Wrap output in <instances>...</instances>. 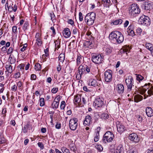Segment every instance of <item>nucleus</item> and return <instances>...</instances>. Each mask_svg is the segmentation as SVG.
I'll return each mask as SVG.
<instances>
[{
  "instance_id": "nucleus-63",
  "label": "nucleus",
  "mask_w": 153,
  "mask_h": 153,
  "mask_svg": "<svg viewBox=\"0 0 153 153\" xmlns=\"http://www.w3.org/2000/svg\"><path fill=\"white\" fill-rule=\"evenodd\" d=\"M52 80L51 78L50 77H49L47 78L46 81L48 82L51 84V83Z\"/></svg>"
},
{
  "instance_id": "nucleus-22",
  "label": "nucleus",
  "mask_w": 153,
  "mask_h": 153,
  "mask_svg": "<svg viewBox=\"0 0 153 153\" xmlns=\"http://www.w3.org/2000/svg\"><path fill=\"white\" fill-rule=\"evenodd\" d=\"M63 34L65 37L67 38L69 37L71 34L70 29L68 28H65L63 31Z\"/></svg>"
},
{
  "instance_id": "nucleus-45",
  "label": "nucleus",
  "mask_w": 153,
  "mask_h": 153,
  "mask_svg": "<svg viewBox=\"0 0 153 153\" xmlns=\"http://www.w3.org/2000/svg\"><path fill=\"white\" fill-rule=\"evenodd\" d=\"M20 73L19 72H17L14 74V77L15 79L19 78L20 77Z\"/></svg>"
},
{
  "instance_id": "nucleus-55",
  "label": "nucleus",
  "mask_w": 153,
  "mask_h": 153,
  "mask_svg": "<svg viewBox=\"0 0 153 153\" xmlns=\"http://www.w3.org/2000/svg\"><path fill=\"white\" fill-rule=\"evenodd\" d=\"M11 89L12 91L15 92L17 90V87L16 85H14L11 87Z\"/></svg>"
},
{
  "instance_id": "nucleus-4",
  "label": "nucleus",
  "mask_w": 153,
  "mask_h": 153,
  "mask_svg": "<svg viewBox=\"0 0 153 153\" xmlns=\"http://www.w3.org/2000/svg\"><path fill=\"white\" fill-rule=\"evenodd\" d=\"M96 14L93 12L88 13L85 18V21L88 25H92L95 19Z\"/></svg>"
},
{
  "instance_id": "nucleus-14",
  "label": "nucleus",
  "mask_w": 153,
  "mask_h": 153,
  "mask_svg": "<svg viewBox=\"0 0 153 153\" xmlns=\"http://www.w3.org/2000/svg\"><path fill=\"white\" fill-rule=\"evenodd\" d=\"M128 138L131 141L135 143H138L140 140V138L137 135L134 133L130 134L128 137Z\"/></svg>"
},
{
  "instance_id": "nucleus-38",
  "label": "nucleus",
  "mask_w": 153,
  "mask_h": 153,
  "mask_svg": "<svg viewBox=\"0 0 153 153\" xmlns=\"http://www.w3.org/2000/svg\"><path fill=\"white\" fill-rule=\"evenodd\" d=\"M95 148L99 152H102L103 150V147L102 146L100 145H96L95 146Z\"/></svg>"
},
{
  "instance_id": "nucleus-57",
  "label": "nucleus",
  "mask_w": 153,
  "mask_h": 153,
  "mask_svg": "<svg viewBox=\"0 0 153 153\" xmlns=\"http://www.w3.org/2000/svg\"><path fill=\"white\" fill-rule=\"evenodd\" d=\"M38 145L39 147L41 149H44V145L42 143L39 142L38 143Z\"/></svg>"
},
{
  "instance_id": "nucleus-62",
  "label": "nucleus",
  "mask_w": 153,
  "mask_h": 153,
  "mask_svg": "<svg viewBox=\"0 0 153 153\" xmlns=\"http://www.w3.org/2000/svg\"><path fill=\"white\" fill-rule=\"evenodd\" d=\"M36 76L34 74H32L31 75V79L32 80H35L36 78Z\"/></svg>"
},
{
  "instance_id": "nucleus-1",
  "label": "nucleus",
  "mask_w": 153,
  "mask_h": 153,
  "mask_svg": "<svg viewBox=\"0 0 153 153\" xmlns=\"http://www.w3.org/2000/svg\"><path fill=\"white\" fill-rule=\"evenodd\" d=\"M109 38L111 41L118 44L122 43L124 39L123 35L118 31L111 32L109 35Z\"/></svg>"
},
{
  "instance_id": "nucleus-18",
  "label": "nucleus",
  "mask_w": 153,
  "mask_h": 153,
  "mask_svg": "<svg viewBox=\"0 0 153 153\" xmlns=\"http://www.w3.org/2000/svg\"><path fill=\"white\" fill-rule=\"evenodd\" d=\"M124 90V87L123 85L120 84L117 85L116 90L119 94L123 93Z\"/></svg>"
},
{
  "instance_id": "nucleus-54",
  "label": "nucleus",
  "mask_w": 153,
  "mask_h": 153,
  "mask_svg": "<svg viewBox=\"0 0 153 153\" xmlns=\"http://www.w3.org/2000/svg\"><path fill=\"white\" fill-rule=\"evenodd\" d=\"M102 117H103L105 119H108L109 117L107 113H103L102 115Z\"/></svg>"
},
{
  "instance_id": "nucleus-3",
  "label": "nucleus",
  "mask_w": 153,
  "mask_h": 153,
  "mask_svg": "<svg viewBox=\"0 0 153 153\" xmlns=\"http://www.w3.org/2000/svg\"><path fill=\"white\" fill-rule=\"evenodd\" d=\"M131 9L129 10V15L132 17H134L136 14H139L140 12V10L138 5L136 3H133L131 5Z\"/></svg>"
},
{
  "instance_id": "nucleus-43",
  "label": "nucleus",
  "mask_w": 153,
  "mask_h": 153,
  "mask_svg": "<svg viewBox=\"0 0 153 153\" xmlns=\"http://www.w3.org/2000/svg\"><path fill=\"white\" fill-rule=\"evenodd\" d=\"M102 1L105 3L106 4V5L108 6L109 7L111 4V1L110 0H102Z\"/></svg>"
},
{
  "instance_id": "nucleus-29",
  "label": "nucleus",
  "mask_w": 153,
  "mask_h": 153,
  "mask_svg": "<svg viewBox=\"0 0 153 153\" xmlns=\"http://www.w3.org/2000/svg\"><path fill=\"white\" fill-rule=\"evenodd\" d=\"M146 48L151 51L153 50V48L152 44L149 43H146Z\"/></svg>"
},
{
  "instance_id": "nucleus-30",
  "label": "nucleus",
  "mask_w": 153,
  "mask_h": 153,
  "mask_svg": "<svg viewBox=\"0 0 153 153\" xmlns=\"http://www.w3.org/2000/svg\"><path fill=\"white\" fill-rule=\"evenodd\" d=\"M6 141V139H5L3 136L1 134L0 136V145L5 143Z\"/></svg>"
},
{
  "instance_id": "nucleus-17",
  "label": "nucleus",
  "mask_w": 153,
  "mask_h": 153,
  "mask_svg": "<svg viewBox=\"0 0 153 153\" xmlns=\"http://www.w3.org/2000/svg\"><path fill=\"white\" fill-rule=\"evenodd\" d=\"M117 131L119 133H122L126 130V128L120 123L117 124Z\"/></svg>"
},
{
  "instance_id": "nucleus-48",
  "label": "nucleus",
  "mask_w": 153,
  "mask_h": 153,
  "mask_svg": "<svg viewBox=\"0 0 153 153\" xmlns=\"http://www.w3.org/2000/svg\"><path fill=\"white\" fill-rule=\"evenodd\" d=\"M13 47H10L7 51V54H9L13 52Z\"/></svg>"
},
{
  "instance_id": "nucleus-5",
  "label": "nucleus",
  "mask_w": 153,
  "mask_h": 153,
  "mask_svg": "<svg viewBox=\"0 0 153 153\" xmlns=\"http://www.w3.org/2000/svg\"><path fill=\"white\" fill-rule=\"evenodd\" d=\"M91 58V61L96 64H100L103 61V56L98 53H93Z\"/></svg>"
},
{
  "instance_id": "nucleus-46",
  "label": "nucleus",
  "mask_w": 153,
  "mask_h": 153,
  "mask_svg": "<svg viewBox=\"0 0 153 153\" xmlns=\"http://www.w3.org/2000/svg\"><path fill=\"white\" fill-rule=\"evenodd\" d=\"M65 102L64 101H62L61 102L60 105V108L61 109H64L65 107Z\"/></svg>"
},
{
  "instance_id": "nucleus-53",
  "label": "nucleus",
  "mask_w": 153,
  "mask_h": 153,
  "mask_svg": "<svg viewBox=\"0 0 153 153\" xmlns=\"http://www.w3.org/2000/svg\"><path fill=\"white\" fill-rule=\"evenodd\" d=\"M79 19L80 21H82L83 20V17L82 13L81 12L79 13Z\"/></svg>"
},
{
  "instance_id": "nucleus-12",
  "label": "nucleus",
  "mask_w": 153,
  "mask_h": 153,
  "mask_svg": "<svg viewBox=\"0 0 153 153\" xmlns=\"http://www.w3.org/2000/svg\"><path fill=\"white\" fill-rule=\"evenodd\" d=\"M112 72L110 70H107L105 72V80L106 82H110L112 80Z\"/></svg>"
},
{
  "instance_id": "nucleus-41",
  "label": "nucleus",
  "mask_w": 153,
  "mask_h": 153,
  "mask_svg": "<svg viewBox=\"0 0 153 153\" xmlns=\"http://www.w3.org/2000/svg\"><path fill=\"white\" fill-rule=\"evenodd\" d=\"M55 49L58 50L60 47V42L58 41H56L55 42Z\"/></svg>"
},
{
  "instance_id": "nucleus-60",
  "label": "nucleus",
  "mask_w": 153,
  "mask_h": 153,
  "mask_svg": "<svg viewBox=\"0 0 153 153\" xmlns=\"http://www.w3.org/2000/svg\"><path fill=\"white\" fill-rule=\"evenodd\" d=\"M50 15L51 16V19L53 21V20L55 19V16L53 13H51L50 14Z\"/></svg>"
},
{
  "instance_id": "nucleus-19",
  "label": "nucleus",
  "mask_w": 153,
  "mask_h": 153,
  "mask_svg": "<svg viewBox=\"0 0 153 153\" xmlns=\"http://www.w3.org/2000/svg\"><path fill=\"white\" fill-rule=\"evenodd\" d=\"M100 130V127H98L95 132V135L94 137V140L95 142L98 141L99 139V132Z\"/></svg>"
},
{
  "instance_id": "nucleus-40",
  "label": "nucleus",
  "mask_w": 153,
  "mask_h": 153,
  "mask_svg": "<svg viewBox=\"0 0 153 153\" xmlns=\"http://www.w3.org/2000/svg\"><path fill=\"white\" fill-rule=\"evenodd\" d=\"M40 105L41 106H43L45 105V100L43 98H41L39 100Z\"/></svg>"
},
{
  "instance_id": "nucleus-8",
  "label": "nucleus",
  "mask_w": 153,
  "mask_h": 153,
  "mask_svg": "<svg viewBox=\"0 0 153 153\" xmlns=\"http://www.w3.org/2000/svg\"><path fill=\"white\" fill-rule=\"evenodd\" d=\"M88 82V85L90 86L100 87L102 85V81L100 80H96L94 79H91Z\"/></svg>"
},
{
  "instance_id": "nucleus-28",
  "label": "nucleus",
  "mask_w": 153,
  "mask_h": 153,
  "mask_svg": "<svg viewBox=\"0 0 153 153\" xmlns=\"http://www.w3.org/2000/svg\"><path fill=\"white\" fill-rule=\"evenodd\" d=\"M29 25V24L28 22L27 21H26L24 23V24L22 27V29L25 31L28 29Z\"/></svg>"
},
{
  "instance_id": "nucleus-37",
  "label": "nucleus",
  "mask_w": 153,
  "mask_h": 153,
  "mask_svg": "<svg viewBox=\"0 0 153 153\" xmlns=\"http://www.w3.org/2000/svg\"><path fill=\"white\" fill-rule=\"evenodd\" d=\"M123 51L124 52L126 53V54H127V53L129 52L130 51V48L129 46L126 45L125 46V48L123 49Z\"/></svg>"
},
{
  "instance_id": "nucleus-26",
  "label": "nucleus",
  "mask_w": 153,
  "mask_h": 153,
  "mask_svg": "<svg viewBox=\"0 0 153 153\" xmlns=\"http://www.w3.org/2000/svg\"><path fill=\"white\" fill-rule=\"evenodd\" d=\"M59 62H60L61 64H62L64 61L65 59V55L64 54L61 53L59 56Z\"/></svg>"
},
{
  "instance_id": "nucleus-6",
  "label": "nucleus",
  "mask_w": 153,
  "mask_h": 153,
  "mask_svg": "<svg viewBox=\"0 0 153 153\" xmlns=\"http://www.w3.org/2000/svg\"><path fill=\"white\" fill-rule=\"evenodd\" d=\"M114 137V135L112 132L108 131L104 134L102 141L105 143L110 142L112 141Z\"/></svg>"
},
{
  "instance_id": "nucleus-35",
  "label": "nucleus",
  "mask_w": 153,
  "mask_h": 153,
  "mask_svg": "<svg viewBox=\"0 0 153 153\" xmlns=\"http://www.w3.org/2000/svg\"><path fill=\"white\" fill-rule=\"evenodd\" d=\"M148 94L149 96L153 95V86H151L148 91Z\"/></svg>"
},
{
  "instance_id": "nucleus-51",
  "label": "nucleus",
  "mask_w": 153,
  "mask_h": 153,
  "mask_svg": "<svg viewBox=\"0 0 153 153\" xmlns=\"http://www.w3.org/2000/svg\"><path fill=\"white\" fill-rule=\"evenodd\" d=\"M58 90V88H53L52 89L51 91L52 93L55 94L57 92Z\"/></svg>"
},
{
  "instance_id": "nucleus-20",
  "label": "nucleus",
  "mask_w": 153,
  "mask_h": 153,
  "mask_svg": "<svg viewBox=\"0 0 153 153\" xmlns=\"http://www.w3.org/2000/svg\"><path fill=\"white\" fill-rule=\"evenodd\" d=\"M146 112L148 117H151L153 116V110L151 108L149 107H146Z\"/></svg>"
},
{
  "instance_id": "nucleus-47",
  "label": "nucleus",
  "mask_w": 153,
  "mask_h": 153,
  "mask_svg": "<svg viewBox=\"0 0 153 153\" xmlns=\"http://www.w3.org/2000/svg\"><path fill=\"white\" fill-rule=\"evenodd\" d=\"M82 59V57L80 56H78L76 59V62L77 65H78L81 63V60Z\"/></svg>"
},
{
  "instance_id": "nucleus-7",
  "label": "nucleus",
  "mask_w": 153,
  "mask_h": 153,
  "mask_svg": "<svg viewBox=\"0 0 153 153\" xmlns=\"http://www.w3.org/2000/svg\"><path fill=\"white\" fill-rule=\"evenodd\" d=\"M139 22L142 25L148 26L150 25L151 21L148 16L143 15L139 19Z\"/></svg>"
},
{
  "instance_id": "nucleus-33",
  "label": "nucleus",
  "mask_w": 153,
  "mask_h": 153,
  "mask_svg": "<svg viewBox=\"0 0 153 153\" xmlns=\"http://www.w3.org/2000/svg\"><path fill=\"white\" fill-rule=\"evenodd\" d=\"M35 68L36 71H39L41 69V66L39 63H36L35 65Z\"/></svg>"
},
{
  "instance_id": "nucleus-27",
  "label": "nucleus",
  "mask_w": 153,
  "mask_h": 153,
  "mask_svg": "<svg viewBox=\"0 0 153 153\" xmlns=\"http://www.w3.org/2000/svg\"><path fill=\"white\" fill-rule=\"evenodd\" d=\"M6 68L9 73L11 74L13 72V68L10 65H6Z\"/></svg>"
},
{
  "instance_id": "nucleus-23",
  "label": "nucleus",
  "mask_w": 153,
  "mask_h": 153,
  "mask_svg": "<svg viewBox=\"0 0 153 153\" xmlns=\"http://www.w3.org/2000/svg\"><path fill=\"white\" fill-rule=\"evenodd\" d=\"M81 96L80 95H78L75 96L74 100V102L75 104H80V102H81Z\"/></svg>"
},
{
  "instance_id": "nucleus-24",
  "label": "nucleus",
  "mask_w": 153,
  "mask_h": 153,
  "mask_svg": "<svg viewBox=\"0 0 153 153\" xmlns=\"http://www.w3.org/2000/svg\"><path fill=\"white\" fill-rule=\"evenodd\" d=\"M143 97L142 96L138 94L135 95L134 97L135 102H138L143 100Z\"/></svg>"
},
{
  "instance_id": "nucleus-32",
  "label": "nucleus",
  "mask_w": 153,
  "mask_h": 153,
  "mask_svg": "<svg viewBox=\"0 0 153 153\" xmlns=\"http://www.w3.org/2000/svg\"><path fill=\"white\" fill-rule=\"evenodd\" d=\"M59 105V103L55 101L52 104V107L53 108H58Z\"/></svg>"
},
{
  "instance_id": "nucleus-21",
  "label": "nucleus",
  "mask_w": 153,
  "mask_h": 153,
  "mask_svg": "<svg viewBox=\"0 0 153 153\" xmlns=\"http://www.w3.org/2000/svg\"><path fill=\"white\" fill-rule=\"evenodd\" d=\"M124 149L121 144L119 145L115 150L114 153H124Z\"/></svg>"
},
{
  "instance_id": "nucleus-50",
  "label": "nucleus",
  "mask_w": 153,
  "mask_h": 153,
  "mask_svg": "<svg viewBox=\"0 0 153 153\" xmlns=\"http://www.w3.org/2000/svg\"><path fill=\"white\" fill-rule=\"evenodd\" d=\"M142 29L140 28H138L137 29V35H140L142 32Z\"/></svg>"
},
{
  "instance_id": "nucleus-16",
  "label": "nucleus",
  "mask_w": 153,
  "mask_h": 153,
  "mask_svg": "<svg viewBox=\"0 0 153 153\" xmlns=\"http://www.w3.org/2000/svg\"><path fill=\"white\" fill-rule=\"evenodd\" d=\"M144 6V8L146 10H150L153 8V4L150 1L145 2Z\"/></svg>"
},
{
  "instance_id": "nucleus-64",
  "label": "nucleus",
  "mask_w": 153,
  "mask_h": 153,
  "mask_svg": "<svg viewBox=\"0 0 153 153\" xmlns=\"http://www.w3.org/2000/svg\"><path fill=\"white\" fill-rule=\"evenodd\" d=\"M147 153H150L151 152H153V148L152 147L150 149H148L147 150Z\"/></svg>"
},
{
  "instance_id": "nucleus-13",
  "label": "nucleus",
  "mask_w": 153,
  "mask_h": 153,
  "mask_svg": "<svg viewBox=\"0 0 153 153\" xmlns=\"http://www.w3.org/2000/svg\"><path fill=\"white\" fill-rule=\"evenodd\" d=\"M150 83H149L147 84L146 83L143 86H141L138 88V90L139 93L141 94H143L146 91L147 89H149L150 87Z\"/></svg>"
},
{
  "instance_id": "nucleus-2",
  "label": "nucleus",
  "mask_w": 153,
  "mask_h": 153,
  "mask_svg": "<svg viewBox=\"0 0 153 153\" xmlns=\"http://www.w3.org/2000/svg\"><path fill=\"white\" fill-rule=\"evenodd\" d=\"M78 71L79 74H76V77L78 80H79L81 79L82 75L90 72V69L87 65H81L78 68Z\"/></svg>"
},
{
  "instance_id": "nucleus-49",
  "label": "nucleus",
  "mask_w": 153,
  "mask_h": 153,
  "mask_svg": "<svg viewBox=\"0 0 153 153\" xmlns=\"http://www.w3.org/2000/svg\"><path fill=\"white\" fill-rule=\"evenodd\" d=\"M127 31L128 34V35L130 36H133L135 35L134 32L133 30H130V31Z\"/></svg>"
},
{
  "instance_id": "nucleus-11",
  "label": "nucleus",
  "mask_w": 153,
  "mask_h": 153,
  "mask_svg": "<svg viewBox=\"0 0 153 153\" xmlns=\"http://www.w3.org/2000/svg\"><path fill=\"white\" fill-rule=\"evenodd\" d=\"M77 121L76 118L72 119L70 120L69 126L71 130L74 131L76 129L78 125Z\"/></svg>"
},
{
  "instance_id": "nucleus-15",
  "label": "nucleus",
  "mask_w": 153,
  "mask_h": 153,
  "mask_svg": "<svg viewBox=\"0 0 153 153\" xmlns=\"http://www.w3.org/2000/svg\"><path fill=\"white\" fill-rule=\"evenodd\" d=\"M92 123V118L90 115H87L85 117L83 122V125L85 126H89Z\"/></svg>"
},
{
  "instance_id": "nucleus-9",
  "label": "nucleus",
  "mask_w": 153,
  "mask_h": 153,
  "mask_svg": "<svg viewBox=\"0 0 153 153\" xmlns=\"http://www.w3.org/2000/svg\"><path fill=\"white\" fill-rule=\"evenodd\" d=\"M93 104L96 108L101 107L104 104V99L102 98L97 97L94 101Z\"/></svg>"
},
{
  "instance_id": "nucleus-52",
  "label": "nucleus",
  "mask_w": 153,
  "mask_h": 153,
  "mask_svg": "<svg viewBox=\"0 0 153 153\" xmlns=\"http://www.w3.org/2000/svg\"><path fill=\"white\" fill-rule=\"evenodd\" d=\"M17 27L16 26H14L13 27H12V31L13 33H17Z\"/></svg>"
},
{
  "instance_id": "nucleus-59",
  "label": "nucleus",
  "mask_w": 153,
  "mask_h": 153,
  "mask_svg": "<svg viewBox=\"0 0 153 153\" xmlns=\"http://www.w3.org/2000/svg\"><path fill=\"white\" fill-rule=\"evenodd\" d=\"M60 96L59 95H58L55 98V101L59 103V101L60 100Z\"/></svg>"
},
{
  "instance_id": "nucleus-36",
  "label": "nucleus",
  "mask_w": 153,
  "mask_h": 153,
  "mask_svg": "<svg viewBox=\"0 0 153 153\" xmlns=\"http://www.w3.org/2000/svg\"><path fill=\"white\" fill-rule=\"evenodd\" d=\"M22 86L23 85L21 82L19 81L17 83V86L18 87L19 91H22Z\"/></svg>"
},
{
  "instance_id": "nucleus-61",
  "label": "nucleus",
  "mask_w": 153,
  "mask_h": 153,
  "mask_svg": "<svg viewBox=\"0 0 153 153\" xmlns=\"http://www.w3.org/2000/svg\"><path fill=\"white\" fill-rule=\"evenodd\" d=\"M61 64L60 63V62H59V65L57 68V71L59 72L61 69Z\"/></svg>"
},
{
  "instance_id": "nucleus-42",
  "label": "nucleus",
  "mask_w": 153,
  "mask_h": 153,
  "mask_svg": "<svg viewBox=\"0 0 153 153\" xmlns=\"http://www.w3.org/2000/svg\"><path fill=\"white\" fill-rule=\"evenodd\" d=\"M105 53L107 54H110L112 52V49L111 48H107L105 51Z\"/></svg>"
},
{
  "instance_id": "nucleus-31",
  "label": "nucleus",
  "mask_w": 153,
  "mask_h": 153,
  "mask_svg": "<svg viewBox=\"0 0 153 153\" xmlns=\"http://www.w3.org/2000/svg\"><path fill=\"white\" fill-rule=\"evenodd\" d=\"M123 22V20L121 19H116L113 21L112 23L114 25H117L121 24Z\"/></svg>"
},
{
  "instance_id": "nucleus-44",
  "label": "nucleus",
  "mask_w": 153,
  "mask_h": 153,
  "mask_svg": "<svg viewBox=\"0 0 153 153\" xmlns=\"http://www.w3.org/2000/svg\"><path fill=\"white\" fill-rule=\"evenodd\" d=\"M41 38H42V35L41 34H40L39 33H36L35 36V38L36 39H38Z\"/></svg>"
},
{
  "instance_id": "nucleus-34",
  "label": "nucleus",
  "mask_w": 153,
  "mask_h": 153,
  "mask_svg": "<svg viewBox=\"0 0 153 153\" xmlns=\"http://www.w3.org/2000/svg\"><path fill=\"white\" fill-rule=\"evenodd\" d=\"M42 38L36 39V44L38 46H40L42 44L43 42L42 41Z\"/></svg>"
},
{
  "instance_id": "nucleus-58",
  "label": "nucleus",
  "mask_w": 153,
  "mask_h": 153,
  "mask_svg": "<svg viewBox=\"0 0 153 153\" xmlns=\"http://www.w3.org/2000/svg\"><path fill=\"white\" fill-rule=\"evenodd\" d=\"M127 153H137V152L135 149H131L127 152Z\"/></svg>"
},
{
  "instance_id": "nucleus-56",
  "label": "nucleus",
  "mask_w": 153,
  "mask_h": 153,
  "mask_svg": "<svg viewBox=\"0 0 153 153\" xmlns=\"http://www.w3.org/2000/svg\"><path fill=\"white\" fill-rule=\"evenodd\" d=\"M27 47V44H24L23 47L21 49V51H24Z\"/></svg>"
},
{
  "instance_id": "nucleus-25",
  "label": "nucleus",
  "mask_w": 153,
  "mask_h": 153,
  "mask_svg": "<svg viewBox=\"0 0 153 153\" xmlns=\"http://www.w3.org/2000/svg\"><path fill=\"white\" fill-rule=\"evenodd\" d=\"M8 60L10 64H14L16 61V58L12 54L10 56Z\"/></svg>"
},
{
  "instance_id": "nucleus-39",
  "label": "nucleus",
  "mask_w": 153,
  "mask_h": 153,
  "mask_svg": "<svg viewBox=\"0 0 153 153\" xmlns=\"http://www.w3.org/2000/svg\"><path fill=\"white\" fill-rule=\"evenodd\" d=\"M137 80L139 81V82H140L141 81H142L144 79V77L140 75L136 74Z\"/></svg>"
},
{
  "instance_id": "nucleus-10",
  "label": "nucleus",
  "mask_w": 153,
  "mask_h": 153,
  "mask_svg": "<svg viewBox=\"0 0 153 153\" xmlns=\"http://www.w3.org/2000/svg\"><path fill=\"white\" fill-rule=\"evenodd\" d=\"M126 82L127 85L128 91H131L133 84V78L131 76H128L126 80Z\"/></svg>"
}]
</instances>
